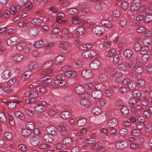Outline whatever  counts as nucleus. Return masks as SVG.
I'll return each mask as SVG.
<instances>
[{
  "label": "nucleus",
  "instance_id": "obj_1",
  "mask_svg": "<svg viewBox=\"0 0 152 152\" xmlns=\"http://www.w3.org/2000/svg\"><path fill=\"white\" fill-rule=\"evenodd\" d=\"M53 69H49L47 70L42 71L40 74L42 77H43L39 79V81L42 82L44 84H47L48 83H50L52 81V79L49 75H47L53 71Z\"/></svg>",
  "mask_w": 152,
  "mask_h": 152
},
{
  "label": "nucleus",
  "instance_id": "obj_2",
  "mask_svg": "<svg viewBox=\"0 0 152 152\" xmlns=\"http://www.w3.org/2000/svg\"><path fill=\"white\" fill-rule=\"evenodd\" d=\"M46 104L44 101H39L35 106L34 109L36 112L38 113H42L45 111L46 108L45 105Z\"/></svg>",
  "mask_w": 152,
  "mask_h": 152
},
{
  "label": "nucleus",
  "instance_id": "obj_3",
  "mask_svg": "<svg viewBox=\"0 0 152 152\" xmlns=\"http://www.w3.org/2000/svg\"><path fill=\"white\" fill-rule=\"evenodd\" d=\"M19 41V38L16 36H13L9 38L7 41V43L9 46H13Z\"/></svg>",
  "mask_w": 152,
  "mask_h": 152
},
{
  "label": "nucleus",
  "instance_id": "obj_4",
  "mask_svg": "<svg viewBox=\"0 0 152 152\" xmlns=\"http://www.w3.org/2000/svg\"><path fill=\"white\" fill-rule=\"evenodd\" d=\"M96 55V51L93 50H88L84 51L82 54V56L84 58H92Z\"/></svg>",
  "mask_w": 152,
  "mask_h": 152
},
{
  "label": "nucleus",
  "instance_id": "obj_5",
  "mask_svg": "<svg viewBox=\"0 0 152 152\" xmlns=\"http://www.w3.org/2000/svg\"><path fill=\"white\" fill-rule=\"evenodd\" d=\"M92 71L90 69H86L83 71L81 73L82 76L85 79H90L93 75Z\"/></svg>",
  "mask_w": 152,
  "mask_h": 152
},
{
  "label": "nucleus",
  "instance_id": "obj_6",
  "mask_svg": "<svg viewBox=\"0 0 152 152\" xmlns=\"http://www.w3.org/2000/svg\"><path fill=\"white\" fill-rule=\"evenodd\" d=\"M101 65L100 62L98 60H95L92 61L90 64V68L93 69H99Z\"/></svg>",
  "mask_w": 152,
  "mask_h": 152
},
{
  "label": "nucleus",
  "instance_id": "obj_7",
  "mask_svg": "<svg viewBox=\"0 0 152 152\" xmlns=\"http://www.w3.org/2000/svg\"><path fill=\"white\" fill-rule=\"evenodd\" d=\"M116 148L118 149H124L127 147L128 145L127 142L125 141H119L116 143L115 145Z\"/></svg>",
  "mask_w": 152,
  "mask_h": 152
},
{
  "label": "nucleus",
  "instance_id": "obj_8",
  "mask_svg": "<svg viewBox=\"0 0 152 152\" xmlns=\"http://www.w3.org/2000/svg\"><path fill=\"white\" fill-rule=\"evenodd\" d=\"M30 142L31 145L33 146H36L40 142L39 137L36 136L31 137L30 139Z\"/></svg>",
  "mask_w": 152,
  "mask_h": 152
},
{
  "label": "nucleus",
  "instance_id": "obj_9",
  "mask_svg": "<svg viewBox=\"0 0 152 152\" xmlns=\"http://www.w3.org/2000/svg\"><path fill=\"white\" fill-rule=\"evenodd\" d=\"M140 0H134L131 6V10L133 11L137 10L140 7Z\"/></svg>",
  "mask_w": 152,
  "mask_h": 152
},
{
  "label": "nucleus",
  "instance_id": "obj_10",
  "mask_svg": "<svg viewBox=\"0 0 152 152\" xmlns=\"http://www.w3.org/2000/svg\"><path fill=\"white\" fill-rule=\"evenodd\" d=\"M118 123L117 119L115 118H113L109 120L108 122V126L109 127L114 128L117 125Z\"/></svg>",
  "mask_w": 152,
  "mask_h": 152
},
{
  "label": "nucleus",
  "instance_id": "obj_11",
  "mask_svg": "<svg viewBox=\"0 0 152 152\" xmlns=\"http://www.w3.org/2000/svg\"><path fill=\"white\" fill-rule=\"evenodd\" d=\"M102 92L99 90L94 91L91 94L92 97L95 99H98L101 98L102 96Z\"/></svg>",
  "mask_w": 152,
  "mask_h": 152
},
{
  "label": "nucleus",
  "instance_id": "obj_12",
  "mask_svg": "<svg viewBox=\"0 0 152 152\" xmlns=\"http://www.w3.org/2000/svg\"><path fill=\"white\" fill-rule=\"evenodd\" d=\"M54 138L53 135L49 134H45L43 136V139L44 141L48 142H52L53 141Z\"/></svg>",
  "mask_w": 152,
  "mask_h": 152
},
{
  "label": "nucleus",
  "instance_id": "obj_13",
  "mask_svg": "<svg viewBox=\"0 0 152 152\" xmlns=\"http://www.w3.org/2000/svg\"><path fill=\"white\" fill-rule=\"evenodd\" d=\"M46 131L47 133L54 135L56 134L57 130L54 126L51 125L47 127Z\"/></svg>",
  "mask_w": 152,
  "mask_h": 152
},
{
  "label": "nucleus",
  "instance_id": "obj_14",
  "mask_svg": "<svg viewBox=\"0 0 152 152\" xmlns=\"http://www.w3.org/2000/svg\"><path fill=\"white\" fill-rule=\"evenodd\" d=\"M61 117L64 119H67L72 116L71 113L68 110L63 111L61 113Z\"/></svg>",
  "mask_w": 152,
  "mask_h": 152
},
{
  "label": "nucleus",
  "instance_id": "obj_15",
  "mask_svg": "<svg viewBox=\"0 0 152 152\" xmlns=\"http://www.w3.org/2000/svg\"><path fill=\"white\" fill-rule=\"evenodd\" d=\"M39 32L38 29H29L28 31L29 35L33 37L37 36Z\"/></svg>",
  "mask_w": 152,
  "mask_h": 152
},
{
  "label": "nucleus",
  "instance_id": "obj_16",
  "mask_svg": "<svg viewBox=\"0 0 152 152\" xmlns=\"http://www.w3.org/2000/svg\"><path fill=\"white\" fill-rule=\"evenodd\" d=\"M143 107L139 104L132 105L131 107V110L133 111H140L142 110Z\"/></svg>",
  "mask_w": 152,
  "mask_h": 152
},
{
  "label": "nucleus",
  "instance_id": "obj_17",
  "mask_svg": "<svg viewBox=\"0 0 152 152\" xmlns=\"http://www.w3.org/2000/svg\"><path fill=\"white\" fill-rule=\"evenodd\" d=\"M9 115L7 113L4 114L3 112H0V121L3 123H5L6 121V117L8 118Z\"/></svg>",
  "mask_w": 152,
  "mask_h": 152
},
{
  "label": "nucleus",
  "instance_id": "obj_18",
  "mask_svg": "<svg viewBox=\"0 0 152 152\" xmlns=\"http://www.w3.org/2000/svg\"><path fill=\"white\" fill-rule=\"evenodd\" d=\"M11 75L10 72L8 70H6L4 71L2 73V77L3 79L6 80L9 78Z\"/></svg>",
  "mask_w": 152,
  "mask_h": 152
},
{
  "label": "nucleus",
  "instance_id": "obj_19",
  "mask_svg": "<svg viewBox=\"0 0 152 152\" xmlns=\"http://www.w3.org/2000/svg\"><path fill=\"white\" fill-rule=\"evenodd\" d=\"M84 91L83 87L81 86L75 87L74 89V92L78 94H83L84 92Z\"/></svg>",
  "mask_w": 152,
  "mask_h": 152
},
{
  "label": "nucleus",
  "instance_id": "obj_20",
  "mask_svg": "<svg viewBox=\"0 0 152 152\" xmlns=\"http://www.w3.org/2000/svg\"><path fill=\"white\" fill-rule=\"evenodd\" d=\"M25 95L29 97L35 98L38 96V94L35 91H30L27 92L25 94Z\"/></svg>",
  "mask_w": 152,
  "mask_h": 152
},
{
  "label": "nucleus",
  "instance_id": "obj_21",
  "mask_svg": "<svg viewBox=\"0 0 152 152\" xmlns=\"http://www.w3.org/2000/svg\"><path fill=\"white\" fill-rule=\"evenodd\" d=\"M33 132L32 131L29 129H23L22 132V135L24 136L27 137L32 135Z\"/></svg>",
  "mask_w": 152,
  "mask_h": 152
},
{
  "label": "nucleus",
  "instance_id": "obj_22",
  "mask_svg": "<svg viewBox=\"0 0 152 152\" xmlns=\"http://www.w3.org/2000/svg\"><path fill=\"white\" fill-rule=\"evenodd\" d=\"M121 111L122 115L126 116L128 114L129 110L126 106L123 105L121 108Z\"/></svg>",
  "mask_w": 152,
  "mask_h": 152
},
{
  "label": "nucleus",
  "instance_id": "obj_23",
  "mask_svg": "<svg viewBox=\"0 0 152 152\" xmlns=\"http://www.w3.org/2000/svg\"><path fill=\"white\" fill-rule=\"evenodd\" d=\"M24 56L22 54H16L13 57V59L15 61L19 62L22 61Z\"/></svg>",
  "mask_w": 152,
  "mask_h": 152
},
{
  "label": "nucleus",
  "instance_id": "obj_24",
  "mask_svg": "<svg viewBox=\"0 0 152 152\" xmlns=\"http://www.w3.org/2000/svg\"><path fill=\"white\" fill-rule=\"evenodd\" d=\"M53 63V61H49L45 63L42 66V68L44 69H49L52 65Z\"/></svg>",
  "mask_w": 152,
  "mask_h": 152
},
{
  "label": "nucleus",
  "instance_id": "obj_25",
  "mask_svg": "<svg viewBox=\"0 0 152 152\" xmlns=\"http://www.w3.org/2000/svg\"><path fill=\"white\" fill-rule=\"evenodd\" d=\"M26 126L27 129L31 130H34L35 127L34 124L32 122H28L26 123Z\"/></svg>",
  "mask_w": 152,
  "mask_h": 152
},
{
  "label": "nucleus",
  "instance_id": "obj_26",
  "mask_svg": "<svg viewBox=\"0 0 152 152\" xmlns=\"http://www.w3.org/2000/svg\"><path fill=\"white\" fill-rule=\"evenodd\" d=\"M87 122L86 120L83 118H80L78 120L77 125L79 126L84 125Z\"/></svg>",
  "mask_w": 152,
  "mask_h": 152
},
{
  "label": "nucleus",
  "instance_id": "obj_27",
  "mask_svg": "<svg viewBox=\"0 0 152 152\" xmlns=\"http://www.w3.org/2000/svg\"><path fill=\"white\" fill-rule=\"evenodd\" d=\"M92 112L93 115H97L100 114L101 112V110L99 107H95L93 109Z\"/></svg>",
  "mask_w": 152,
  "mask_h": 152
},
{
  "label": "nucleus",
  "instance_id": "obj_28",
  "mask_svg": "<svg viewBox=\"0 0 152 152\" xmlns=\"http://www.w3.org/2000/svg\"><path fill=\"white\" fill-rule=\"evenodd\" d=\"M80 104L83 106L87 107L90 105L91 103L86 99H81L80 100Z\"/></svg>",
  "mask_w": 152,
  "mask_h": 152
},
{
  "label": "nucleus",
  "instance_id": "obj_29",
  "mask_svg": "<svg viewBox=\"0 0 152 152\" xmlns=\"http://www.w3.org/2000/svg\"><path fill=\"white\" fill-rule=\"evenodd\" d=\"M64 80H56L54 81L55 84L56 85L59 86H64L66 84V82Z\"/></svg>",
  "mask_w": 152,
  "mask_h": 152
},
{
  "label": "nucleus",
  "instance_id": "obj_30",
  "mask_svg": "<svg viewBox=\"0 0 152 152\" xmlns=\"http://www.w3.org/2000/svg\"><path fill=\"white\" fill-rule=\"evenodd\" d=\"M35 90L41 93H44L46 91V88L44 86H39L37 87H34Z\"/></svg>",
  "mask_w": 152,
  "mask_h": 152
},
{
  "label": "nucleus",
  "instance_id": "obj_31",
  "mask_svg": "<svg viewBox=\"0 0 152 152\" xmlns=\"http://www.w3.org/2000/svg\"><path fill=\"white\" fill-rule=\"evenodd\" d=\"M79 12L78 10L76 8H72L68 9L66 10V12L71 15L76 14Z\"/></svg>",
  "mask_w": 152,
  "mask_h": 152
},
{
  "label": "nucleus",
  "instance_id": "obj_32",
  "mask_svg": "<svg viewBox=\"0 0 152 152\" xmlns=\"http://www.w3.org/2000/svg\"><path fill=\"white\" fill-rule=\"evenodd\" d=\"M26 46V44L23 42H20L17 45L16 48L19 51L23 50V49Z\"/></svg>",
  "mask_w": 152,
  "mask_h": 152
},
{
  "label": "nucleus",
  "instance_id": "obj_33",
  "mask_svg": "<svg viewBox=\"0 0 152 152\" xmlns=\"http://www.w3.org/2000/svg\"><path fill=\"white\" fill-rule=\"evenodd\" d=\"M98 77L99 80L102 81H104L107 80L108 79L107 76L103 73L100 74Z\"/></svg>",
  "mask_w": 152,
  "mask_h": 152
},
{
  "label": "nucleus",
  "instance_id": "obj_34",
  "mask_svg": "<svg viewBox=\"0 0 152 152\" xmlns=\"http://www.w3.org/2000/svg\"><path fill=\"white\" fill-rule=\"evenodd\" d=\"M15 116L21 120H23L25 118V116L23 114L19 111H16L15 113Z\"/></svg>",
  "mask_w": 152,
  "mask_h": 152
},
{
  "label": "nucleus",
  "instance_id": "obj_35",
  "mask_svg": "<svg viewBox=\"0 0 152 152\" xmlns=\"http://www.w3.org/2000/svg\"><path fill=\"white\" fill-rule=\"evenodd\" d=\"M133 55V52L129 49L126 50L124 52V55L126 57L129 58Z\"/></svg>",
  "mask_w": 152,
  "mask_h": 152
},
{
  "label": "nucleus",
  "instance_id": "obj_36",
  "mask_svg": "<svg viewBox=\"0 0 152 152\" xmlns=\"http://www.w3.org/2000/svg\"><path fill=\"white\" fill-rule=\"evenodd\" d=\"M152 20V15H147L144 18V21L145 23H149Z\"/></svg>",
  "mask_w": 152,
  "mask_h": 152
},
{
  "label": "nucleus",
  "instance_id": "obj_37",
  "mask_svg": "<svg viewBox=\"0 0 152 152\" xmlns=\"http://www.w3.org/2000/svg\"><path fill=\"white\" fill-rule=\"evenodd\" d=\"M118 68L121 71H125L127 69L128 66L126 64L122 63L118 65Z\"/></svg>",
  "mask_w": 152,
  "mask_h": 152
},
{
  "label": "nucleus",
  "instance_id": "obj_38",
  "mask_svg": "<svg viewBox=\"0 0 152 152\" xmlns=\"http://www.w3.org/2000/svg\"><path fill=\"white\" fill-rule=\"evenodd\" d=\"M83 64V62L81 60L77 61L73 63V65L75 67L77 68L82 66Z\"/></svg>",
  "mask_w": 152,
  "mask_h": 152
},
{
  "label": "nucleus",
  "instance_id": "obj_39",
  "mask_svg": "<svg viewBox=\"0 0 152 152\" xmlns=\"http://www.w3.org/2000/svg\"><path fill=\"white\" fill-rule=\"evenodd\" d=\"M145 83V81L144 79H141L137 80V86L138 87H142L144 86Z\"/></svg>",
  "mask_w": 152,
  "mask_h": 152
},
{
  "label": "nucleus",
  "instance_id": "obj_40",
  "mask_svg": "<svg viewBox=\"0 0 152 152\" xmlns=\"http://www.w3.org/2000/svg\"><path fill=\"white\" fill-rule=\"evenodd\" d=\"M10 15V12L8 10H5L2 13V16L5 19H7Z\"/></svg>",
  "mask_w": 152,
  "mask_h": 152
},
{
  "label": "nucleus",
  "instance_id": "obj_41",
  "mask_svg": "<svg viewBox=\"0 0 152 152\" xmlns=\"http://www.w3.org/2000/svg\"><path fill=\"white\" fill-rule=\"evenodd\" d=\"M44 45V42L42 40L37 41L34 45V46L36 48H39L42 47Z\"/></svg>",
  "mask_w": 152,
  "mask_h": 152
},
{
  "label": "nucleus",
  "instance_id": "obj_42",
  "mask_svg": "<svg viewBox=\"0 0 152 152\" xmlns=\"http://www.w3.org/2000/svg\"><path fill=\"white\" fill-rule=\"evenodd\" d=\"M128 133L127 130L125 128L121 129L119 131V134L122 136H126L128 134Z\"/></svg>",
  "mask_w": 152,
  "mask_h": 152
},
{
  "label": "nucleus",
  "instance_id": "obj_43",
  "mask_svg": "<svg viewBox=\"0 0 152 152\" xmlns=\"http://www.w3.org/2000/svg\"><path fill=\"white\" fill-rule=\"evenodd\" d=\"M141 133L140 130L135 129L133 130L131 132V134L134 136H138Z\"/></svg>",
  "mask_w": 152,
  "mask_h": 152
},
{
  "label": "nucleus",
  "instance_id": "obj_44",
  "mask_svg": "<svg viewBox=\"0 0 152 152\" xmlns=\"http://www.w3.org/2000/svg\"><path fill=\"white\" fill-rule=\"evenodd\" d=\"M14 33L13 29H7L4 33V36L6 37L10 36L11 35H13Z\"/></svg>",
  "mask_w": 152,
  "mask_h": 152
},
{
  "label": "nucleus",
  "instance_id": "obj_45",
  "mask_svg": "<svg viewBox=\"0 0 152 152\" xmlns=\"http://www.w3.org/2000/svg\"><path fill=\"white\" fill-rule=\"evenodd\" d=\"M149 50V48L148 47L144 46L142 47L140 50V52L141 54L143 55L149 53L148 51Z\"/></svg>",
  "mask_w": 152,
  "mask_h": 152
},
{
  "label": "nucleus",
  "instance_id": "obj_46",
  "mask_svg": "<svg viewBox=\"0 0 152 152\" xmlns=\"http://www.w3.org/2000/svg\"><path fill=\"white\" fill-rule=\"evenodd\" d=\"M66 76L65 75V72L64 74L60 73L57 76L56 80H65L66 78Z\"/></svg>",
  "mask_w": 152,
  "mask_h": 152
},
{
  "label": "nucleus",
  "instance_id": "obj_47",
  "mask_svg": "<svg viewBox=\"0 0 152 152\" xmlns=\"http://www.w3.org/2000/svg\"><path fill=\"white\" fill-rule=\"evenodd\" d=\"M132 95L135 97L138 98L141 96V93L140 91L137 90H134L132 92Z\"/></svg>",
  "mask_w": 152,
  "mask_h": 152
},
{
  "label": "nucleus",
  "instance_id": "obj_48",
  "mask_svg": "<svg viewBox=\"0 0 152 152\" xmlns=\"http://www.w3.org/2000/svg\"><path fill=\"white\" fill-rule=\"evenodd\" d=\"M32 74L31 72L30 71L26 72L22 75V78L26 79L29 78Z\"/></svg>",
  "mask_w": 152,
  "mask_h": 152
},
{
  "label": "nucleus",
  "instance_id": "obj_49",
  "mask_svg": "<svg viewBox=\"0 0 152 152\" xmlns=\"http://www.w3.org/2000/svg\"><path fill=\"white\" fill-rule=\"evenodd\" d=\"M72 140L70 138L66 137L63 140V143L65 144H70L72 141Z\"/></svg>",
  "mask_w": 152,
  "mask_h": 152
},
{
  "label": "nucleus",
  "instance_id": "obj_50",
  "mask_svg": "<svg viewBox=\"0 0 152 152\" xmlns=\"http://www.w3.org/2000/svg\"><path fill=\"white\" fill-rule=\"evenodd\" d=\"M12 134L10 132H6L4 135V137L5 140H10L12 138Z\"/></svg>",
  "mask_w": 152,
  "mask_h": 152
},
{
  "label": "nucleus",
  "instance_id": "obj_51",
  "mask_svg": "<svg viewBox=\"0 0 152 152\" xmlns=\"http://www.w3.org/2000/svg\"><path fill=\"white\" fill-rule=\"evenodd\" d=\"M94 135H93L92 136H91V137L88 138L86 142V143L87 144H92L94 143L96 140L94 138Z\"/></svg>",
  "mask_w": 152,
  "mask_h": 152
},
{
  "label": "nucleus",
  "instance_id": "obj_52",
  "mask_svg": "<svg viewBox=\"0 0 152 152\" xmlns=\"http://www.w3.org/2000/svg\"><path fill=\"white\" fill-rule=\"evenodd\" d=\"M128 86L130 89L133 90L136 88L137 85L135 83L129 82L128 84Z\"/></svg>",
  "mask_w": 152,
  "mask_h": 152
},
{
  "label": "nucleus",
  "instance_id": "obj_53",
  "mask_svg": "<svg viewBox=\"0 0 152 152\" xmlns=\"http://www.w3.org/2000/svg\"><path fill=\"white\" fill-rule=\"evenodd\" d=\"M8 118L9 119L10 124L11 126H13L15 124V121L13 117L11 115H9Z\"/></svg>",
  "mask_w": 152,
  "mask_h": 152
},
{
  "label": "nucleus",
  "instance_id": "obj_54",
  "mask_svg": "<svg viewBox=\"0 0 152 152\" xmlns=\"http://www.w3.org/2000/svg\"><path fill=\"white\" fill-rule=\"evenodd\" d=\"M140 100L142 104L144 106L147 105L148 103V99L145 98H142L140 99Z\"/></svg>",
  "mask_w": 152,
  "mask_h": 152
},
{
  "label": "nucleus",
  "instance_id": "obj_55",
  "mask_svg": "<svg viewBox=\"0 0 152 152\" xmlns=\"http://www.w3.org/2000/svg\"><path fill=\"white\" fill-rule=\"evenodd\" d=\"M137 62L135 61H134L132 63H127V65L128 66L132 69H134L136 67V64Z\"/></svg>",
  "mask_w": 152,
  "mask_h": 152
},
{
  "label": "nucleus",
  "instance_id": "obj_56",
  "mask_svg": "<svg viewBox=\"0 0 152 152\" xmlns=\"http://www.w3.org/2000/svg\"><path fill=\"white\" fill-rule=\"evenodd\" d=\"M37 66V64L36 62L31 63H30L29 65V68L32 69H36Z\"/></svg>",
  "mask_w": 152,
  "mask_h": 152
},
{
  "label": "nucleus",
  "instance_id": "obj_57",
  "mask_svg": "<svg viewBox=\"0 0 152 152\" xmlns=\"http://www.w3.org/2000/svg\"><path fill=\"white\" fill-rule=\"evenodd\" d=\"M145 124L143 122H138L137 123V127L139 129H142L145 126Z\"/></svg>",
  "mask_w": 152,
  "mask_h": 152
},
{
  "label": "nucleus",
  "instance_id": "obj_58",
  "mask_svg": "<svg viewBox=\"0 0 152 152\" xmlns=\"http://www.w3.org/2000/svg\"><path fill=\"white\" fill-rule=\"evenodd\" d=\"M85 87L89 90H93L94 89V85L92 83H89L86 85Z\"/></svg>",
  "mask_w": 152,
  "mask_h": 152
},
{
  "label": "nucleus",
  "instance_id": "obj_59",
  "mask_svg": "<svg viewBox=\"0 0 152 152\" xmlns=\"http://www.w3.org/2000/svg\"><path fill=\"white\" fill-rule=\"evenodd\" d=\"M64 56L60 55L58 56L56 58V62L57 63H60L64 60Z\"/></svg>",
  "mask_w": 152,
  "mask_h": 152
},
{
  "label": "nucleus",
  "instance_id": "obj_60",
  "mask_svg": "<svg viewBox=\"0 0 152 152\" xmlns=\"http://www.w3.org/2000/svg\"><path fill=\"white\" fill-rule=\"evenodd\" d=\"M129 6V4L128 2L126 1H123L121 4V8L122 9L126 10L127 9Z\"/></svg>",
  "mask_w": 152,
  "mask_h": 152
},
{
  "label": "nucleus",
  "instance_id": "obj_61",
  "mask_svg": "<svg viewBox=\"0 0 152 152\" xmlns=\"http://www.w3.org/2000/svg\"><path fill=\"white\" fill-rule=\"evenodd\" d=\"M150 53H147L146 54H143V56L142 57V60L144 61H146L148 60L150 57Z\"/></svg>",
  "mask_w": 152,
  "mask_h": 152
},
{
  "label": "nucleus",
  "instance_id": "obj_62",
  "mask_svg": "<svg viewBox=\"0 0 152 152\" xmlns=\"http://www.w3.org/2000/svg\"><path fill=\"white\" fill-rule=\"evenodd\" d=\"M92 32L94 34L97 35H101L103 34L102 31L99 29H92Z\"/></svg>",
  "mask_w": 152,
  "mask_h": 152
},
{
  "label": "nucleus",
  "instance_id": "obj_63",
  "mask_svg": "<svg viewBox=\"0 0 152 152\" xmlns=\"http://www.w3.org/2000/svg\"><path fill=\"white\" fill-rule=\"evenodd\" d=\"M141 48V46L139 43L137 42L134 45V49L136 51H139Z\"/></svg>",
  "mask_w": 152,
  "mask_h": 152
},
{
  "label": "nucleus",
  "instance_id": "obj_64",
  "mask_svg": "<svg viewBox=\"0 0 152 152\" xmlns=\"http://www.w3.org/2000/svg\"><path fill=\"white\" fill-rule=\"evenodd\" d=\"M70 70V67L67 65L63 66L61 68V70L62 71L64 72H68Z\"/></svg>",
  "mask_w": 152,
  "mask_h": 152
}]
</instances>
